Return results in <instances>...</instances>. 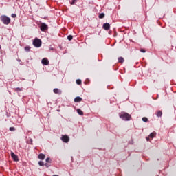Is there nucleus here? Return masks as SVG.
Instances as JSON below:
<instances>
[{
  "mask_svg": "<svg viewBox=\"0 0 176 176\" xmlns=\"http://www.w3.org/2000/svg\"><path fill=\"white\" fill-rule=\"evenodd\" d=\"M1 21L2 23H3L6 25H8V24H10V19L9 16L6 15H1L0 16Z\"/></svg>",
  "mask_w": 176,
  "mask_h": 176,
  "instance_id": "nucleus-1",
  "label": "nucleus"
},
{
  "mask_svg": "<svg viewBox=\"0 0 176 176\" xmlns=\"http://www.w3.org/2000/svg\"><path fill=\"white\" fill-rule=\"evenodd\" d=\"M120 118L122 119V120L129 121L131 119V116L127 113H122L120 114Z\"/></svg>",
  "mask_w": 176,
  "mask_h": 176,
  "instance_id": "nucleus-2",
  "label": "nucleus"
},
{
  "mask_svg": "<svg viewBox=\"0 0 176 176\" xmlns=\"http://www.w3.org/2000/svg\"><path fill=\"white\" fill-rule=\"evenodd\" d=\"M33 45L34 47H41L42 46V40L35 38L33 41Z\"/></svg>",
  "mask_w": 176,
  "mask_h": 176,
  "instance_id": "nucleus-3",
  "label": "nucleus"
},
{
  "mask_svg": "<svg viewBox=\"0 0 176 176\" xmlns=\"http://www.w3.org/2000/svg\"><path fill=\"white\" fill-rule=\"evenodd\" d=\"M11 157L13 159L14 162H19V157L13 152H11Z\"/></svg>",
  "mask_w": 176,
  "mask_h": 176,
  "instance_id": "nucleus-4",
  "label": "nucleus"
},
{
  "mask_svg": "<svg viewBox=\"0 0 176 176\" xmlns=\"http://www.w3.org/2000/svg\"><path fill=\"white\" fill-rule=\"evenodd\" d=\"M109 28H111V25L108 23L103 24V30H105V31H109Z\"/></svg>",
  "mask_w": 176,
  "mask_h": 176,
  "instance_id": "nucleus-5",
  "label": "nucleus"
},
{
  "mask_svg": "<svg viewBox=\"0 0 176 176\" xmlns=\"http://www.w3.org/2000/svg\"><path fill=\"white\" fill-rule=\"evenodd\" d=\"M61 140L63 142H68L69 141V137L67 135H63Z\"/></svg>",
  "mask_w": 176,
  "mask_h": 176,
  "instance_id": "nucleus-6",
  "label": "nucleus"
},
{
  "mask_svg": "<svg viewBox=\"0 0 176 176\" xmlns=\"http://www.w3.org/2000/svg\"><path fill=\"white\" fill-rule=\"evenodd\" d=\"M40 28H41V31H46V30H47L48 27H47V25H46L45 23H42Z\"/></svg>",
  "mask_w": 176,
  "mask_h": 176,
  "instance_id": "nucleus-7",
  "label": "nucleus"
},
{
  "mask_svg": "<svg viewBox=\"0 0 176 176\" xmlns=\"http://www.w3.org/2000/svg\"><path fill=\"white\" fill-rule=\"evenodd\" d=\"M41 63L43 65H49V60L46 58L42 59Z\"/></svg>",
  "mask_w": 176,
  "mask_h": 176,
  "instance_id": "nucleus-8",
  "label": "nucleus"
},
{
  "mask_svg": "<svg viewBox=\"0 0 176 176\" xmlns=\"http://www.w3.org/2000/svg\"><path fill=\"white\" fill-rule=\"evenodd\" d=\"M46 157V155H45V154H39L38 155V158L40 159V160H45V158Z\"/></svg>",
  "mask_w": 176,
  "mask_h": 176,
  "instance_id": "nucleus-9",
  "label": "nucleus"
},
{
  "mask_svg": "<svg viewBox=\"0 0 176 176\" xmlns=\"http://www.w3.org/2000/svg\"><path fill=\"white\" fill-rule=\"evenodd\" d=\"M82 101V98L80 96H77L74 98V102H80Z\"/></svg>",
  "mask_w": 176,
  "mask_h": 176,
  "instance_id": "nucleus-10",
  "label": "nucleus"
},
{
  "mask_svg": "<svg viewBox=\"0 0 176 176\" xmlns=\"http://www.w3.org/2000/svg\"><path fill=\"white\" fill-rule=\"evenodd\" d=\"M54 93H55V94H61L62 91H61V90H60L57 88H55V89H54Z\"/></svg>",
  "mask_w": 176,
  "mask_h": 176,
  "instance_id": "nucleus-11",
  "label": "nucleus"
},
{
  "mask_svg": "<svg viewBox=\"0 0 176 176\" xmlns=\"http://www.w3.org/2000/svg\"><path fill=\"white\" fill-rule=\"evenodd\" d=\"M156 136V133L153 132L149 135V138H155V137Z\"/></svg>",
  "mask_w": 176,
  "mask_h": 176,
  "instance_id": "nucleus-12",
  "label": "nucleus"
},
{
  "mask_svg": "<svg viewBox=\"0 0 176 176\" xmlns=\"http://www.w3.org/2000/svg\"><path fill=\"white\" fill-rule=\"evenodd\" d=\"M77 113H78V115H80V116H83V111H82L80 109H77Z\"/></svg>",
  "mask_w": 176,
  "mask_h": 176,
  "instance_id": "nucleus-13",
  "label": "nucleus"
},
{
  "mask_svg": "<svg viewBox=\"0 0 176 176\" xmlns=\"http://www.w3.org/2000/svg\"><path fill=\"white\" fill-rule=\"evenodd\" d=\"M163 115V113H162V111H157L156 116H157V118H162V116Z\"/></svg>",
  "mask_w": 176,
  "mask_h": 176,
  "instance_id": "nucleus-14",
  "label": "nucleus"
},
{
  "mask_svg": "<svg viewBox=\"0 0 176 176\" xmlns=\"http://www.w3.org/2000/svg\"><path fill=\"white\" fill-rule=\"evenodd\" d=\"M118 61L119 63H124V58H123V57H119Z\"/></svg>",
  "mask_w": 176,
  "mask_h": 176,
  "instance_id": "nucleus-15",
  "label": "nucleus"
},
{
  "mask_svg": "<svg viewBox=\"0 0 176 176\" xmlns=\"http://www.w3.org/2000/svg\"><path fill=\"white\" fill-rule=\"evenodd\" d=\"M105 17V14L101 13L99 14V19H104Z\"/></svg>",
  "mask_w": 176,
  "mask_h": 176,
  "instance_id": "nucleus-16",
  "label": "nucleus"
},
{
  "mask_svg": "<svg viewBox=\"0 0 176 176\" xmlns=\"http://www.w3.org/2000/svg\"><path fill=\"white\" fill-rule=\"evenodd\" d=\"M30 50H31V47H30V46L25 47V52H30Z\"/></svg>",
  "mask_w": 176,
  "mask_h": 176,
  "instance_id": "nucleus-17",
  "label": "nucleus"
},
{
  "mask_svg": "<svg viewBox=\"0 0 176 176\" xmlns=\"http://www.w3.org/2000/svg\"><path fill=\"white\" fill-rule=\"evenodd\" d=\"M76 84L77 85H82V80L80 79L76 80Z\"/></svg>",
  "mask_w": 176,
  "mask_h": 176,
  "instance_id": "nucleus-18",
  "label": "nucleus"
},
{
  "mask_svg": "<svg viewBox=\"0 0 176 176\" xmlns=\"http://www.w3.org/2000/svg\"><path fill=\"white\" fill-rule=\"evenodd\" d=\"M74 38V36L72 35H69L67 36V39L68 41H72V38Z\"/></svg>",
  "mask_w": 176,
  "mask_h": 176,
  "instance_id": "nucleus-19",
  "label": "nucleus"
},
{
  "mask_svg": "<svg viewBox=\"0 0 176 176\" xmlns=\"http://www.w3.org/2000/svg\"><path fill=\"white\" fill-rule=\"evenodd\" d=\"M45 162H46L47 163H52V159L47 157V158L45 160Z\"/></svg>",
  "mask_w": 176,
  "mask_h": 176,
  "instance_id": "nucleus-20",
  "label": "nucleus"
},
{
  "mask_svg": "<svg viewBox=\"0 0 176 176\" xmlns=\"http://www.w3.org/2000/svg\"><path fill=\"white\" fill-rule=\"evenodd\" d=\"M9 130H10V131H15L16 128L15 127H10Z\"/></svg>",
  "mask_w": 176,
  "mask_h": 176,
  "instance_id": "nucleus-21",
  "label": "nucleus"
},
{
  "mask_svg": "<svg viewBox=\"0 0 176 176\" xmlns=\"http://www.w3.org/2000/svg\"><path fill=\"white\" fill-rule=\"evenodd\" d=\"M38 164H39V166H45V162L40 161V162H38Z\"/></svg>",
  "mask_w": 176,
  "mask_h": 176,
  "instance_id": "nucleus-22",
  "label": "nucleus"
},
{
  "mask_svg": "<svg viewBox=\"0 0 176 176\" xmlns=\"http://www.w3.org/2000/svg\"><path fill=\"white\" fill-rule=\"evenodd\" d=\"M16 91H23V89H21L20 87H17V88H16Z\"/></svg>",
  "mask_w": 176,
  "mask_h": 176,
  "instance_id": "nucleus-23",
  "label": "nucleus"
},
{
  "mask_svg": "<svg viewBox=\"0 0 176 176\" xmlns=\"http://www.w3.org/2000/svg\"><path fill=\"white\" fill-rule=\"evenodd\" d=\"M76 2H78V0H72V1L70 3L71 5H75Z\"/></svg>",
  "mask_w": 176,
  "mask_h": 176,
  "instance_id": "nucleus-24",
  "label": "nucleus"
},
{
  "mask_svg": "<svg viewBox=\"0 0 176 176\" xmlns=\"http://www.w3.org/2000/svg\"><path fill=\"white\" fill-rule=\"evenodd\" d=\"M142 120L143 122H148V119L146 118V117L142 118Z\"/></svg>",
  "mask_w": 176,
  "mask_h": 176,
  "instance_id": "nucleus-25",
  "label": "nucleus"
},
{
  "mask_svg": "<svg viewBox=\"0 0 176 176\" xmlns=\"http://www.w3.org/2000/svg\"><path fill=\"white\" fill-rule=\"evenodd\" d=\"M11 16H12L13 19H16V17H17V15H16V14H11Z\"/></svg>",
  "mask_w": 176,
  "mask_h": 176,
  "instance_id": "nucleus-26",
  "label": "nucleus"
},
{
  "mask_svg": "<svg viewBox=\"0 0 176 176\" xmlns=\"http://www.w3.org/2000/svg\"><path fill=\"white\" fill-rule=\"evenodd\" d=\"M45 167H47V168L50 167V165L49 164H47V163H46V164H45Z\"/></svg>",
  "mask_w": 176,
  "mask_h": 176,
  "instance_id": "nucleus-27",
  "label": "nucleus"
},
{
  "mask_svg": "<svg viewBox=\"0 0 176 176\" xmlns=\"http://www.w3.org/2000/svg\"><path fill=\"white\" fill-rule=\"evenodd\" d=\"M140 52H142V53H145L146 51H145V50H144V49H141V50H140Z\"/></svg>",
  "mask_w": 176,
  "mask_h": 176,
  "instance_id": "nucleus-28",
  "label": "nucleus"
},
{
  "mask_svg": "<svg viewBox=\"0 0 176 176\" xmlns=\"http://www.w3.org/2000/svg\"><path fill=\"white\" fill-rule=\"evenodd\" d=\"M146 140H147V141H149V138H146Z\"/></svg>",
  "mask_w": 176,
  "mask_h": 176,
  "instance_id": "nucleus-29",
  "label": "nucleus"
},
{
  "mask_svg": "<svg viewBox=\"0 0 176 176\" xmlns=\"http://www.w3.org/2000/svg\"><path fill=\"white\" fill-rule=\"evenodd\" d=\"M18 61H19V63H20V62L21 61V60H20V59H18Z\"/></svg>",
  "mask_w": 176,
  "mask_h": 176,
  "instance_id": "nucleus-30",
  "label": "nucleus"
},
{
  "mask_svg": "<svg viewBox=\"0 0 176 176\" xmlns=\"http://www.w3.org/2000/svg\"><path fill=\"white\" fill-rule=\"evenodd\" d=\"M30 142H31V144H32V139L30 140Z\"/></svg>",
  "mask_w": 176,
  "mask_h": 176,
  "instance_id": "nucleus-31",
  "label": "nucleus"
},
{
  "mask_svg": "<svg viewBox=\"0 0 176 176\" xmlns=\"http://www.w3.org/2000/svg\"><path fill=\"white\" fill-rule=\"evenodd\" d=\"M109 34H111V32H109Z\"/></svg>",
  "mask_w": 176,
  "mask_h": 176,
  "instance_id": "nucleus-32",
  "label": "nucleus"
},
{
  "mask_svg": "<svg viewBox=\"0 0 176 176\" xmlns=\"http://www.w3.org/2000/svg\"><path fill=\"white\" fill-rule=\"evenodd\" d=\"M0 49H1V45H0Z\"/></svg>",
  "mask_w": 176,
  "mask_h": 176,
  "instance_id": "nucleus-33",
  "label": "nucleus"
}]
</instances>
